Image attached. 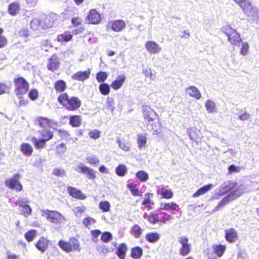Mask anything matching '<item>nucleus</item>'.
<instances>
[{"label": "nucleus", "mask_w": 259, "mask_h": 259, "mask_svg": "<svg viewBox=\"0 0 259 259\" xmlns=\"http://www.w3.org/2000/svg\"><path fill=\"white\" fill-rule=\"evenodd\" d=\"M20 149L21 153L25 156H30L33 152L31 145L28 143H22L20 145Z\"/></svg>", "instance_id": "2f4dec72"}, {"label": "nucleus", "mask_w": 259, "mask_h": 259, "mask_svg": "<svg viewBox=\"0 0 259 259\" xmlns=\"http://www.w3.org/2000/svg\"><path fill=\"white\" fill-rule=\"evenodd\" d=\"M167 187H162L158 189L157 194L160 195L161 198L170 199L174 196L173 191L167 188Z\"/></svg>", "instance_id": "5701e85b"}, {"label": "nucleus", "mask_w": 259, "mask_h": 259, "mask_svg": "<svg viewBox=\"0 0 259 259\" xmlns=\"http://www.w3.org/2000/svg\"><path fill=\"white\" fill-rule=\"evenodd\" d=\"M34 123L37 126L44 129L52 127L53 125H56L57 123L53 120L46 117L38 116L34 120Z\"/></svg>", "instance_id": "9d476101"}, {"label": "nucleus", "mask_w": 259, "mask_h": 259, "mask_svg": "<svg viewBox=\"0 0 259 259\" xmlns=\"http://www.w3.org/2000/svg\"><path fill=\"white\" fill-rule=\"evenodd\" d=\"M173 219V217L165 212H158L157 224H165Z\"/></svg>", "instance_id": "a878e982"}, {"label": "nucleus", "mask_w": 259, "mask_h": 259, "mask_svg": "<svg viewBox=\"0 0 259 259\" xmlns=\"http://www.w3.org/2000/svg\"><path fill=\"white\" fill-rule=\"evenodd\" d=\"M144 218L151 225L157 224L158 212L155 211L150 212L148 214L145 213Z\"/></svg>", "instance_id": "72a5a7b5"}, {"label": "nucleus", "mask_w": 259, "mask_h": 259, "mask_svg": "<svg viewBox=\"0 0 259 259\" xmlns=\"http://www.w3.org/2000/svg\"><path fill=\"white\" fill-rule=\"evenodd\" d=\"M106 27L107 30H112L116 32H119L125 28L126 24L123 20L118 19L109 21Z\"/></svg>", "instance_id": "6e6552de"}, {"label": "nucleus", "mask_w": 259, "mask_h": 259, "mask_svg": "<svg viewBox=\"0 0 259 259\" xmlns=\"http://www.w3.org/2000/svg\"><path fill=\"white\" fill-rule=\"evenodd\" d=\"M14 93L16 96H22L25 95L29 90V83L23 77L17 76L13 80Z\"/></svg>", "instance_id": "423d86ee"}, {"label": "nucleus", "mask_w": 259, "mask_h": 259, "mask_svg": "<svg viewBox=\"0 0 259 259\" xmlns=\"http://www.w3.org/2000/svg\"><path fill=\"white\" fill-rule=\"evenodd\" d=\"M58 245L62 250L67 253L80 251L81 250L80 242L78 239L74 237L70 238L68 241L60 240Z\"/></svg>", "instance_id": "39448f33"}, {"label": "nucleus", "mask_w": 259, "mask_h": 259, "mask_svg": "<svg viewBox=\"0 0 259 259\" xmlns=\"http://www.w3.org/2000/svg\"><path fill=\"white\" fill-rule=\"evenodd\" d=\"M22 214L25 217H27L30 215L32 212V209L30 206L27 204L22 207Z\"/></svg>", "instance_id": "774afa93"}, {"label": "nucleus", "mask_w": 259, "mask_h": 259, "mask_svg": "<svg viewBox=\"0 0 259 259\" xmlns=\"http://www.w3.org/2000/svg\"><path fill=\"white\" fill-rule=\"evenodd\" d=\"M69 121L70 125L73 127H79L82 122L81 116L80 115H73L69 117Z\"/></svg>", "instance_id": "7c9ffc66"}, {"label": "nucleus", "mask_w": 259, "mask_h": 259, "mask_svg": "<svg viewBox=\"0 0 259 259\" xmlns=\"http://www.w3.org/2000/svg\"><path fill=\"white\" fill-rule=\"evenodd\" d=\"M205 106L206 110L209 112H213L216 111V106L214 102L212 100H207L205 104Z\"/></svg>", "instance_id": "3c124183"}, {"label": "nucleus", "mask_w": 259, "mask_h": 259, "mask_svg": "<svg viewBox=\"0 0 259 259\" xmlns=\"http://www.w3.org/2000/svg\"><path fill=\"white\" fill-rule=\"evenodd\" d=\"M245 13H250L253 10L251 3L249 0H233Z\"/></svg>", "instance_id": "a211bd4d"}, {"label": "nucleus", "mask_w": 259, "mask_h": 259, "mask_svg": "<svg viewBox=\"0 0 259 259\" xmlns=\"http://www.w3.org/2000/svg\"><path fill=\"white\" fill-rule=\"evenodd\" d=\"M99 208L104 212H108L110 209V204L108 201H102L99 203Z\"/></svg>", "instance_id": "864d4df0"}, {"label": "nucleus", "mask_w": 259, "mask_h": 259, "mask_svg": "<svg viewBox=\"0 0 259 259\" xmlns=\"http://www.w3.org/2000/svg\"><path fill=\"white\" fill-rule=\"evenodd\" d=\"M87 20L89 24L97 25L102 20L101 14L95 9L90 10L87 16Z\"/></svg>", "instance_id": "ddd939ff"}, {"label": "nucleus", "mask_w": 259, "mask_h": 259, "mask_svg": "<svg viewBox=\"0 0 259 259\" xmlns=\"http://www.w3.org/2000/svg\"><path fill=\"white\" fill-rule=\"evenodd\" d=\"M147 141L146 136L143 135H139L137 137V143L140 149L145 147Z\"/></svg>", "instance_id": "8fccbe9b"}, {"label": "nucleus", "mask_w": 259, "mask_h": 259, "mask_svg": "<svg viewBox=\"0 0 259 259\" xmlns=\"http://www.w3.org/2000/svg\"><path fill=\"white\" fill-rule=\"evenodd\" d=\"M221 31L227 36L228 41L232 46H239L242 42V39L240 33L229 25L223 26L221 28Z\"/></svg>", "instance_id": "7ed1b4c3"}, {"label": "nucleus", "mask_w": 259, "mask_h": 259, "mask_svg": "<svg viewBox=\"0 0 259 259\" xmlns=\"http://www.w3.org/2000/svg\"><path fill=\"white\" fill-rule=\"evenodd\" d=\"M4 31V29L0 27V49L6 47L9 43L8 38L3 35Z\"/></svg>", "instance_id": "a18cd8bd"}, {"label": "nucleus", "mask_w": 259, "mask_h": 259, "mask_svg": "<svg viewBox=\"0 0 259 259\" xmlns=\"http://www.w3.org/2000/svg\"><path fill=\"white\" fill-rule=\"evenodd\" d=\"M212 248L213 254L218 257H221L226 251L227 246L221 244H213Z\"/></svg>", "instance_id": "393cba45"}, {"label": "nucleus", "mask_w": 259, "mask_h": 259, "mask_svg": "<svg viewBox=\"0 0 259 259\" xmlns=\"http://www.w3.org/2000/svg\"><path fill=\"white\" fill-rule=\"evenodd\" d=\"M112 239V235L109 232H105L102 233L101 240L104 243H107Z\"/></svg>", "instance_id": "4d7b16f0"}, {"label": "nucleus", "mask_w": 259, "mask_h": 259, "mask_svg": "<svg viewBox=\"0 0 259 259\" xmlns=\"http://www.w3.org/2000/svg\"><path fill=\"white\" fill-rule=\"evenodd\" d=\"M142 231L143 230L141 227L137 224L134 225L131 228V234L136 238H139L141 236Z\"/></svg>", "instance_id": "ea45409f"}, {"label": "nucleus", "mask_w": 259, "mask_h": 259, "mask_svg": "<svg viewBox=\"0 0 259 259\" xmlns=\"http://www.w3.org/2000/svg\"><path fill=\"white\" fill-rule=\"evenodd\" d=\"M228 172L227 174L230 175L234 172H239L240 171L241 168L239 166H237L235 165L232 164L228 167Z\"/></svg>", "instance_id": "338daca9"}, {"label": "nucleus", "mask_w": 259, "mask_h": 259, "mask_svg": "<svg viewBox=\"0 0 259 259\" xmlns=\"http://www.w3.org/2000/svg\"><path fill=\"white\" fill-rule=\"evenodd\" d=\"M67 191L69 195L76 199L83 200L86 198V196L82 193L81 190L76 188L68 186Z\"/></svg>", "instance_id": "412c9836"}, {"label": "nucleus", "mask_w": 259, "mask_h": 259, "mask_svg": "<svg viewBox=\"0 0 259 259\" xmlns=\"http://www.w3.org/2000/svg\"><path fill=\"white\" fill-rule=\"evenodd\" d=\"M127 250L126 245L124 243H121L117 247L116 254L120 259H124L126 252Z\"/></svg>", "instance_id": "e433bc0d"}, {"label": "nucleus", "mask_w": 259, "mask_h": 259, "mask_svg": "<svg viewBox=\"0 0 259 259\" xmlns=\"http://www.w3.org/2000/svg\"><path fill=\"white\" fill-rule=\"evenodd\" d=\"M10 87L6 83L0 82V95L9 93Z\"/></svg>", "instance_id": "bf43d9fd"}, {"label": "nucleus", "mask_w": 259, "mask_h": 259, "mask_svg": "<svg viewBox=\"0 0 259 259\" xmlns=\"http://www.w3.org/2000/svg\"><path fill=\"white\" fill-rule=\"evenodd\" d=\"M159 234L156 232L148 233L145 236L146 240L150 243L157 242L159 239Z\"/></svg>", "instance_id": "58836bf2"}, {"label": "nucleus", "mask_w": 259, "mask_h": 259, "mask_svg": "<svg viewBox=\"0 0 259 259\" xmlns=\"http://www.w3.org/2000/svg\"><path fill=\"white\" fill-rule=\"evenodd\" d=\"M30 28L33 31H39L43 29L41 21L40 18H34L30 21Z\"/></svg>", "instance_id": "f704fd0d"}, {"label": "nucleus", "mask_w": 259, "mask_h": 259, "mask_svg": "<svg viewBox=\"0 0 259 259\" xmlns=\"http://www.w3.org/2000/svg\"><path fill=\"white\" fill-rule=\"evenodd\" d=\"M117 143L119 147L125 151H128L130 149V146L128 142L125 141H118Z\"/></svg>", "instance_id": "0e129e2a"}, {"label": "nucleus", "mask_w": 259, "mask_h": 259, "mask_svg": "<svg viewBox=\"0 0 259 259\" xmlns=\"http://www.w3.org/2000/svg\"><path fill=\"white\" fill-rule=\"evenodd\" d=\"M43 29H46L52 27L55 21L57 20V16L55 14L44 15L40 18Z\"/></svg>", "instance_id": "9b49d317"}, {"label": "nucleus", "mask_w": 259, "mask_h": 259, "mask_svg": "<svg viewBox=\"0 0 259 259\" xmlns=\"http://www.w3.org/2000/svg\"><path fill=\"white\" fill-rule=\"evenodd\" d=\"M21 10L20 4L18 2L11 3L8 6L7 11L8 13L12 16L18 14Z\"/></svg>", "instance_id": "b1692460"}, {"label": "nucleus", "mask_w": 259, "mask_h": 259, "mask_svg": "<svg viewBox=\"0 0 259 259\" xmlns=\"http://www.w3.org/2000/svg\"><path fill=\"white\" fill-rule=\"evenodd\" d=\"M43 215L50 222L54 224L57 229L61 228L66 221V218L57 211L47 209L44 211Z\"/></svg>", "instance_id": "20e7f679"}, {"label": "nucleus", "mask_w": 259, "mask_h": 259, "mask_svg": "<svg viewBox=\"0 0 259 259\" xmlns=\"http://www.w3.org/2000/svg\"><path fill=\"white\" fill-rule=\"evenodd\" d=\"M59 104L71 111L78 110L81 105V101L76 96L70 97L67 93L60 94L57 98Z\"/></svg>", "instance_id": "f257e3e1"}, {"label": "nucleus", "mask_w": 259, "mask_h": 259, "mask_svg": "<svg viewBox=\"0 0 259 259\" xmlns=\"http://www.w3.org/2000/svg\"><path fill=\"white\" fill-rule=\"evenodd\" d=\"M153 195L152 193H147L145 194L146 198H144L143 201L142 202V204L143 205H145L147 208L149 209L152 208L151 204L152 203L151 202V200L150 199V196Z\"/></svg>", "instance_id": "de8ad7c7"}, {"label": "nucleus", "mask_w": 259, "mask_h": 259, "mask_svg": "<svg viewBox=\"0 0 259 259\" xmlns=\"http://www.w3.org/2000/svg\"><path fill=\"white\" fill-rule=\"evenodd\" d=\"M125 79L124 75H118L116 79L112 82L110 86L114 90H118L123 85Z\"/></svg>", "instance_id": "bb28decb"}, {"label": "nucleus", "mask_w": 259, "mask_h": 259, "mask_svg": "<svg viewBox=\"0 0 259 259\" xmlns=\"http://www.w3.org/2000/svg\"><path fill=\"white\" fill-rule=\"evenodd\" d=\"M213 187V186L212 184H208L203 186L193 194L192 197L193 198H196L204 195L210 190Z\"/></svg>", "instance_id": "c85d7f7f"}, {"label": "nucleus", "mask_w": 259, "mask_h": 259, "mask_svg": "<svg viewBox=\"0 0 259 259\" xmlns=\"http://www.w3.org/2000/svg\"><path fill=\"white\" fill-rule=\"evenodd\" d=\"M229 201L228 197H226L221 200L215 207L214 209L216 210H219L220 208L224 206Z\"/></svg>", "instance_id": "69168bd1"}, {"label": "nucleus", "mask_w": 259, "mask_h": 259, "mask_svg": "<svg viewBox=\"0 0 259 259\" xmlns=\"http://www.w3.org/2000/svg\"><path fill=\"white\" fill-rule=\"evenodd\" d=\"M87 162L90 165L96 166L100 162V160L96 156H89L86 157Z\"/></svg>", "instance_id": "603ef678"}, {"label": "nucleus", "mask_w": 259, "mask_h": 259, "mask_svg": "<svg viewBox=\"0 0 259 259\" xmlns=\"http://www.w3.org/2000/svg\"><path fill=\"white\" fill-rule=\"evenodd\" d=\"M224 184L223 189H224L227 193L233 191L237 186V183L234 182L228 181L227 183H225Z\"/></svg>", "instance_id": "09e8293b"}, {"label": "nucleus", "mask_w": 259, "mask_h": 259, "mask_svg": "<svg viewBox=\"0 0 259 259\" xmlns=\"http://www.w3.org/2000/svg\"><path fill=\"white\" fill-rule=\"evenodd\" d=\"M36 235V231L34 229H31L25 233L24 237L27 242H30L34 239Z\"/></svg>", "instance_id": "79ce46f5"}, {"label": "nucleus", "mask_w": 259, "mask_h": 259, "mask_svg": "<svg viewBox=\"0 0 259 259\" xmlns=\"http://www.w3.org/2000/svg\"><path fill=\"white\" fill-rule=\"evenodd\" d=\"M160 209L163 210L176 211L179 209V205L174 201L169 202H161L160 204Z\"/></svg>", "instance_id": "cd10ccee"}, {"label": "nucleus", "mask_w": 259, "mask_h": 259, "mask_svg": "<svg viewBox=\"0 0 259 259\" xmlns=\"http://www.w3.org/2000/svg\"><path fill=\"white\" fill-rule=\"evenodd\" d=\"M54 88L56 93H64L67 88L66 83L62 79H59L54 83Z\"/></svg>", "instance_id": "473e14b6"}, {"label": "nucleus", "mask_w": 259, "mask_h": 259, "mask_svg": "<svg viewBox=\"0 0 259 259\" xmlns=\"http://www.w3.org/2000/svg\"><path fill=\"white\" fill-rule=\"evenodd\" d=\"M127 187L131 192L133 195L135 196H140L142 194V192L137 187L136 185L132 183H128Z\"/></svg>", "instance_id": "a19ab883"}, {"label": "nucleus", "mask_w": 259, "mask_h": 259, "mask_svg": "<svg viewBox=\"0 0 259 259\" xmlns=\"http://www.w3.org/2000/svg\"><path fill=\"white\" fill-rule=\"evenodd\" d=\"M52 174L57 177H64L66 176V172L64 169L61 168H55Z\"/></svg>", "instance_id": "052dcab7"}, {"label": "nucleus", "mask_w": 259, "mask_h": 259, "mask_svg": "<svg viewBox=\"0 0 259 259\" xmlns=\"http://www.w3.org/2000/svg\"><path fill=\"white\" fill-rule=\"evenodd\" d=\"M225 233V239L229 243H234L238 238L237 232L233 228L226 229Z\"/></svg>", "instance_id": "2eb2a0df"}, {"label": "nucleus", "mask_w": 259, "mask_h": 259, "mask_svg": "<svg viewBox=\"0 0 259 259\" xmlns=\"http://www.w3.org/2000/svg\"><path fill=\"white\" fill-rule=\"evenodd\" d=\"M116 174L119 177H123L127 172L126 166L124 164L118 165L115 169Z\"/></svg>", "instance_id": "37998d69"}, {"label": "nucleus", "mask_w": 259, "mask_h": 259, "mask_svg": "<svg viewBox=\"0 0 259 259\" xmlns=\"http://www.w3.org/2000/svg\"><path fill=\"white\" fill-rule=\"evenodd\" d=\"M186 91L189 95L197 100L201 98V94L200 91L195 86H190L186 89Z\"/></svg>", "instance_id": "c756f323"}, {"label": "nucleus", "mask_w": 259, "mask_h": 259, "mask_svg": "<svg viewBox=\"0 0 259 259\" xmlns=\"http://www.w3.org/2000/svg\"><path fill=\"white\" fill-rule=\"evenodd\" d=\"M99 89L100 93L104 96L108 95L110 92V85L107 83L100 84Z\"/></svg>", "instance_id": "c03bdc74"}, {"label": "nucleus", "mask_w": 259, "mask_h": 259, "mask_svg": "<svg viewBox=\"0 0 259 259\" xmlns=\"http://www.w3.org/2000/svg\"><path fill=\"white\" fill-rule=\"evenodd\" d=\"M142 112L144 122L156 118L158 116V114L149 105H143L142 107Z\"/></svg>", "instance_id": "f8f14e48"}, {"label": "nucleus", "mask_w": 259, "mask_h": 259, "mask_svg": "<svg viewBox=\"0 0 259 259\" xmlns=\"http://www.w3.org/2000/svg\"><path fill=\"white\" fill-rule=\"evenodd\" d=\"M145 123L147 130L154 133H158L161 126L159 116L156 118H153Z\"/></svg>", "instance_id": "4468645a"}, {"label": "nucleus", "mask_w": 259, "mask_h": 259, "mask_svg": "<svg viewBox=\"0 0 259 259\" xmlns=\"http://www.w3.org/2000/svg\"><path fill=\"white\" fill-rule=\"evenodd\" d=\"M91 71L89 69L84 71H78L71 76V78L73 80L83 81L90 77Z\"/></svg>", "instance_id": "4be33fe9"}, {"label": "nucleus", "mask_w": 259, "mask_h": 259, "mask_svg": "<svg viewBox=\"0 0 259 259\" xmlns=\"http://www.w3.org/2000/svg\"><path fill=\"white\" fill-rule=\"evenodd\" d=\"M143 255V249L139 246L132 248L131 256L134 259H139Z\"/></svg>", "instance_id": "4c0bfd02"}, {"label": "nucleus", "mask_w": 259, "mask_h": 259, "mask_svg": "<svg viewBox=\"0 0 259 259\" xmlns=\"http://www.w3.org/2000/svg\"><path fill=\"white\" fill-rule=\"evenodd\" d=\"M108 74L106 72L100 71L97 73L96 79L99 82H104L107 78Z\"/></svg>", "instance_id": "6e6d98bb"}, {"label": "nucleus", "mask_w": 259, "mask_h": 259, "mask_svg": "<svg viewBox=\"0 0 259 259\" xmlns=\"http://www.w3.org/2000/svg\"><path fill=\"white\" fill-rule=\"evenodd\" d=\"M106 105L107 109L112 111H114L115 108L114 98L112 97H108L106 101Z\"/></svg>", "instance_id": "13d9d810"}, {"label": "nucleus", "mask_w": 259, "mask_h": 259, "mask_svg": "<svg viewBox=\"0 0 259 259\" xmlns=\"http://www.w3.org/2000/svg\"><path fill=\"white\" fill-rule=\"evenodd\" d=\"M38 133L40 138L37 139L35 137H33L32 139V141L36 149L45 148L46 146L47 142L53 138L54 133L49 129H41L38 131Z\"/></svg>", "instance_id": "f03ea898"}, {"label": "nucleus", "mask_w": 259, "mask_h": 259, "mask_svg": "<svg viewBox=\"0 0 259 259\" xmlns=\"http://www.w3.org/2000/svg\"><path fill=\"white\" fill-rule=\"evenodd\" d=\"M20 178L21 175L16 173L11 178L6 179L5 184L9 189L20 192L23 190V186L20 181Z\"/></svg>", "instance_id": "0eeeda50"}, {"label": "nucleus", "mask_w": 259, "mask_h": 259, "mask_svg": "<svg viewBox=\"0 0 259 259\" xmlns=\"http://www.w3.org/2000/svg\"><path fill=\"white\" fill-rule=\"evenodd\" d=\"M80 173H83L86 175L89 179L94 180L96 178V172L92 168L85 166L83 164H80L78 166Z\"/></svg>", "instance_id": "aec40b11"}, {"label": "nucleus", "mask_w": 259, "mask_h": 259, "mask_svg": "<svg viewBox=\"0 0 259 259\" xmlns=\"http://www.w3.org/2000/svg\"><path fill=\"white\" fill-rule=\"evenodd\" d=\"M60 66V62L58 61V56L56 54H53L48 60L47 68L51 71L57 70Z\"/></svg>", "instance_id": "f3484780"}, {"label": "nucleus", "mask_w": 259, "mask_h": 259, "mask_svg": "<svg viewBox=\"0 0 259 259\" xmlns=\"http://www.w3.org/2000/svg\"><path fill=\"white\" fill-rule=\"evenodd\" d=\"M145 47L146 50L151 54H157L161 50L158 44L153 40L147 41L145 44Z\"/></svg>", "instance_id": "6ab92c4d"}, {"label": "nucleus", "mask_w": 259, "mask_h": 259, "mask_svg": "<svg viewBox=\"0 0 259 259\" xmlns=\"http://www.w3.org/2000/svg\"><path fill=\"white\" fill-rule=\"evenodd\" d=\"M136 176L141 182H146L149 179L148 174L144 170H139L136 174Z\"/></svg>", "instance_id": "49530a36"}, {"label": "nucleus", "mask_w": 259, "mask_h": 259, "mask_svg": "<svg viewBox=\"0 0 259 259\" xmlns=\"http://www.w3.org/2000/svg\"><path fill=\"white\" fill-rule=\"evenodd\" d=\"M72 38L73 36L71 34L67 32H65L63 33L58 34L56 37V40L59 42L63 43L72 40Z\"/></svg>", "instance_id": "c9c22d12"}, {"label": "nucleus", "mask_w": 259, "mask_h": 259, "mask_svg": "<svg viewBox=\"0 0 259 259\" xmlns=\"http://www.w3.org/2000/svg\"><path fill=\"white\" fill-rule=\"evenodd\" d=\"M50 243V241L47 238L41 237L36 242L35 246L38 250L44 252L48 249Z\"/></svg>", "instance_id": "dca6fc26"}, {"label": "nucleus", "mask_w": 259, "mask_h": 259, "mask_svg": "<svg viewBox=\"0 0 259 259\" xmlns=\"http://www.w3.org/2000/svg\"><path fill=\"white\" fill-rule=\"evenodd\" d=\"M189 136L191 139L195 141L200 140L202 138L201 135L200 134L199 131H191L189 133Z\"/></svg>", "instance_id": "5fc2aeb1"}, {"label": "nucleus", "mask_w": 259, "mask_h": 259, "mask_svg": "<svg viewBox=\"0 0 259 259\" xmlns=\"http://www.w3.org/2000/svg\"><path fill=\"white\" fill-rule=\"evenodd\" d=\"M179 242L181 244L179 249V253L182 256H186L190 252L191 250V244L189 243L187 237L183 236L179 238Z\"/></svg>", "instance_id": "1a4fd4ad"}, {"label": "nucleus", "mask_w": 259, "mask_h": 259, "mask_svg": "<svg viewBox=\"0 0 259 259\" xmlns=\"http://www.w3.org/2000/svg\"><path fill=\"white\" fill-rule=\"evenodd\" d=\"M95 223H96L95 219L90 217H85L82 220V224L85 227H88Z\"/></svg>", "instance_id": "e2e57ef3"}, {"label": "nucleus", "mask_w": 259, "mask_h": 259, "mask_svg": "<svg viewBox=\"0 0 259 259\" xmlns=\"http://www.w3.org/2000/svg\"><path fill=\"white\" fill-rule=\"evenodd\" d=\"M28 95L30 99L34 101L38 97V92L36 89H32L29 91Z\"/></svg>", "instance_id": "680f3d73"}]
</instances>
